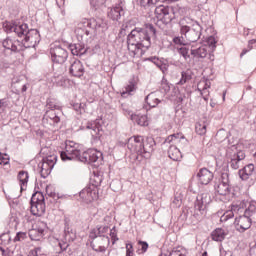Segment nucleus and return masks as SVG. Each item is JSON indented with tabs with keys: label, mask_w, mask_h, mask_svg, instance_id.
<instances>
[{
	"label": "nucleus",
	"mask_w": 256,
	"mask_h": 256,
	"mask_svg": "<svg viewBox=\"0 0 256 256\" xmlns=\"http://www.w3.org/2000/svg\"><path fill=\"white\" fill-rule=\"evenodd\" d=\"M3 27L6 33H15L17 37H24V39L21 40V43L24 45V51L25 49H31V47L39 45V41H41L39 30L29 29V25L25 23L21 24L15 21H6Z\"/></svg>",
	"instance_id": "1"
},
{
	"label": "nucleus",
	"mask_w": 256,
	"mask_h": 256,
	"mask_svg": "<svg viewBox=\"0 0 256 256\" xmlns=\"http://www.w3.org/2000/svg\"><path fill=\"white\" fill-rule=\"evenodd\" d=\"M65 161H81L87 165H93L97 161H103V153L95 149H88L81 154L79 144L66 140L65 141Z\"/></svg>",
	"instance_id": "2"
},
{
	"label": "nucleus",
	"mask_w": 256,
	"mask_h": 256,
	"mask_svg": "<svg viewBox=\"0 0 256 256\" xmlns=\"http://www.w3.org/2000/svg\"><path fill=\"white\" fill-rule=\"evenodd\" d=\"M126 145L129 151L135 153L136 161L141 162L143 159H151L157 143L153 137L133 136Z\"/></svg>",
	"instance_id": "3"
},
{
	"label": "nucleus",
	"mask_w": 256,
	"mask_h": 256,
	"mask_svg": "<svg viewBox=\"0 0 256 256\" xmlns=\"http://www.w3.org/2000/svg\"><path fill=\"white\" fill-rule=\"evenodd\" d=\"M157 39V29L151 23L144 24L142 28H134L127 36L128 49L130 45H135L137 49L151 47V40Z\"/></svg>",
	"instance_id": "4"
},
{
	"label": "nucleus",
	"mask_w": 256,
	"mask_h": 256,
	"mask_svg": "<svg viewBox=\"0 0 256 256\" xmlns=\"http://www.w3.org/2000/svg\"><path fill=\"white\" fill-rule=\"evenodd\" d=\"M179 25L180 35H183L189 43H197V41L201 39V35H203V26L197 21H194L191 26L183 23V21H181Z\"/></svg>",
	"instance_id": "5"
},
{
	"label": "nucleus",
	"mask_w": 256,
	"mask_h": 256,
	"mask_svg": "<svg viewBox=\"0 0 256 256\" xmlns=\"http://www.w3.org/2000/svg\"><path fill=\"white\" fill-rule=\"evenodd\" d=\"M211 203V196L207 193L198 195L194 202V212L192 217L196 222L203 221L207 217V208Z\"/></svg>",
	"instance_id": "6"
},
{
	"label": "nucleus",
	"mask_w": 256,
	"mask_h": 256,
	"mask_svg": "<svg viewBox=\"0 0 256 256\" xmlns=\"http://www.w3.org/2000/svg\"><path fill=\"white\" fill-rule=\"evenodd\" d=\"M30 211L34 217H42V215H45L46 206L43 192L37 191L32 194L30 199Z\"/></svg>",
	"instance_id": "7"
},
{
	"label": "nucleus",
	"mask_w": 256,
	"mask_h": 256,
	"mask_svg": "<svg viewBox=\"0 0 256 256\" xmlns=\"http://www.w3.org/2000/svg\"><path fill=\"white\" fill-rule=\"evenodd\" d=\"M50 55L53 63L63 65V63H65V42L56 41L53 43L50 48Z\"/></svg>",
	"instance_id": "8"
},
{
	"label": "nucleus",
	"mask_w": 256,
	"mask_h": 256,
	"mask_svg": "<svg viewBox=\"0 0 256 256\" xmlns=\"http://www.w3.org/2000/svg\"><path fill=\"white\" fill-rule=\"evenodd\" d=\"M158 21H161L164 25H169L173 21L172 15H175V9L171 6L159 5L154 11Z\"/></svg>",
	"instance_id": "9"
},
{
	"label": "nucleus",
	"mask_w": 256,
	"mask_h": 256,
	"mask_svg": "<svg viewBox=\"0 0 256 256\" xmlns=\"http://www.w3.org/2000/svg\"><path fill=\"white\" fill-rule=\"evenodd\" d=\"M56 163H57L56 155H50L42 159V162L38 164V167L40 169V175L43 179H47V177L51 175V171L53 170V167H55Z\"/></svg>",
	"instance_id": "10"
},
{
	"label": "nucleus",
	"mask_w": 256,
	"mask_h": 256,
	"mask_svg": "<svg viewBox=\"0 0 256 256\" xmlns=\"http://www.w3.org/2000/svg\"><path fill=\"white\" fill-rule=\"evenodd\" d=\"M231 181L229 180V173L222 172L221 177L218 180V183H215L214 189L218 195H229L231 193Z\"/></svg>",
	"instance_id": "11"
},
{
	"label": "nucleus",
	"mask_w": 256,
	"mask_h": 256,
	"mask_svg": "<svg viewBox=\"0 0 256 256\" xmlns=\"http://www.w3.org/2000/svg\"><path fill=\"white\" fill-rule=\"evenodd\" d=\"M79 197L82 199L83 203L89 205V203H93V201L99 199V188L87 186L79 193Z\"/></svg>",
	"instance_id": "12"
},
{
	"label": "nucleus",
	"mask_w": 256,
	"mask_h": 256,
	"mask_svg": "<svg viewBox=\"0 0 256 256\" xmlns=\"http://www.w3.org/2000/svg\"><path fill=\"white\" fill-rule=\"evenodd\" d=\"M111 243L109 236H98L90 242V247L96 253H105Z\"/></svg>",
	"instance_id": "13"
},
{
	"label": "nucleus",
	"mask_w": 256,
	"mask_h": 256,
	"mask_svg": "<svg viewBox=\"0 0 256 256\" xmlns=\"http://www.w3.org/2000/svg\"><path fill=\"white\" fill-rule=\"evenodd\" d=\"M2 45L4 49L12 51V53H21V51H25L23 48L24 45L21 43V40H15L8 37L2 41Z\"/></svg>",
	"instance_id": "14"
},
{
	"label": "nucleus",
	"mask_w": 256,
	"mask_h": 256,
	"mask_svg": "<svg viewBox=\"0 0 256 256\" xmlns=\"http://www.w3.org/2000/svg\"><path fill=\"white\" fill-rule=\"evenodd\" d=\"M234 225L236 227V231L239 233H245L247 229H251V217L247 215H242L235 218Z\"/></svg>",
	"instance_id": "15"
},
{
	"label": "nucleus",
	"mask_w": 256,
	"mask_h": 256,
	"mask_svg": "<svg viewBox=\"0 0 256 256\" xmlns=\"http://www.w3.org/2000/svg\"><path fill=\"white\" fill-rule=\"evenodd\" d=\"M196 177L201 185H209L213 181V172L207 168H201Z\"/></svg>",
	"instance_id": "16"
},
{
	"label": "nucleus",
	"mask_w": 256,
	"mask_h": 256,
	"mask_svg": "<svg viewBox=\"0 0 256 256\" xmlns=\"http://www.w3.org/2000/svg\"><path fill=\"white\" fill-rule=\"evenodd\" d=\"M85 73V68L83 67V63L79 60H75L69 67V75L72 77H83Z\"/></svg>",
	"instance_id": "17"
},
{
	"label": "nucleus",
	"mask_w": 256,
	"mask_h": 256,
	"mask_svg": "<svg viewBox=\"0 0 256 256\" xmlns=\"http://www.w3.org/2000/svg\"><path fill=\"white\" fill-rule=\"evenodd\" d=\"M238 175L242 181H248L251 177H255V165L248 164L240 169Z\"/></svg>",
	"instance_id": "18"
},
{
	"label": "nucleus",
	"mask_w": 256,
	"mask_h": 256,
	"mask_svg": "<svg viewBox=\"0 0 256 256\" xmlns=\"http://www.w3.org/2000/svg\"><path fill=\"white\" fill-rule=\"evenodd\" d=\"M105 233H109V226L97 225L96 228L92 229L89 234L91 241H95L97 237H107Z\"/></svg>",
	"instance_id": "19"
},
{
	"label": "nucleus",
	"mask_w": 256,
	"mask_h": 256,
	"mask_svg": "<svg viewBox=\"0 0 256 256\" xmlns=\"http://www.w3.org/2000/svg\"><path fill=\"white\" fill-rule=\"evenodd\" d=\"M68 49L72 53V55L80 56L85 55L87 53V48H85V44H68Z\"/></svg>",
	"instance_id": "20"
},
{
	"label": "nucleus",
	"mask_w": 256,
	"mask_h": 256,
	"mask_svg": "<svg viewBox=\"0 0 256 256\" xmlns=\"http://www.w3.org/2000/svg\"><path fill=\"white\" fill-rule=\"evenodd\" d=\"M123 15H125V10H123V7L121 6L111 8V10L108 12V17L109 19H112V21H119Z\"/></svg>",
	"instance_id": "21"
},
{
	"label": "nucleus",
	"mask_w": 256,
	"mask_h": 256,
	"mask_svg": "<svg viewBox=\"0 0 256 256\" xmlns=\"http://www.w3.org/2000/svg\"><path fill=\"white\" fill-rule=\"evenodd\" d=\"M227 234L228 233L225 231V229H223V228H216L211 233L212 241H217V242L221 243V241H225V238L227 237Z\"/></svg>",
	"instance_id": "22"
},
{
	"label": "nucleus",
	"mask_w": 256,
	"mask_h": 256,
	"mask_svg": "<svg viewBox=\"0 0 256 256\" xmlns=\"http://www.w3.org/2000/svg\"><path fill=\"white\" fill-rule=\"evenodd\" d=\"M131 120L135 121L137 125H140V127H147L149 125L147 115L131 114Z\"/></svg>",
	"instance_id": "23"
},
{
	"label": "nucleus",
	"mask_w": 256,
	"mask_h": 256,
	"mask_svg": "<svg viewBox=\"0 0 256 256\" xmlns=\"http://www.w3.org/2000/svg\"><path fill=\"white\" fill-rule=\"evenodd\" d=\"M18 180L20 181L21 191L27 189V183H29V173L25 170H22L18 173Z\"/></svg>",
	"instance_id": "24"
},
{
	"label": "nucleus",
	"mask_w": 256,
	"mask_h": 256,
	"mask_svg": "<svg viewBox=\"0 0 256 256\" xmlns=\"http://www.w3.org/2000/svg\"><path fill=\"white\" fill-rule=\"evenodd\" d=\"M168 157L172 159V161H180L181 150H179L175 145H170L168 149Z\"/></svg>",
	"instance_id": "25"
},
{
	"label": "nucleus",
	"mask_w": 256,
	"mask_h": 256,
	"mask_svg": "<svg viewBox=\"0 0 256 256\" xmlns=\"http://www.w3.org/2000/svg\"><path fill=\"white\" fill-rule=\"evenodd\" d=\"M44 235H45V230L43 228L29 230V237L31 241H41Z\"/></svg>",
	"instance_id": "26"
},
{
	"label": "nucleus",
	"mask_w": 256,
	"mask_h": 256,
	"mask_svg": "<svg viewBox=\"0 0 256 256\" xmlns=\"http://www.w3.org/2000/svg\"><path fill=\"white\" fill-rule=\"evenodd\" d=\"M145 102L147 103V105H149V107L152 108H155L159 103H161L159 98H157V94H155V92H151L150 94H148L145 97Z\"/></svg>",
	"instance_id": "27"
},
{
	"label": "nucleus",
	"mask_w": 256,
	"mask_h": 256,
	"mask_svg": "<svg viewBox=\"0 0 256 256\" xmlns=\"http://www.w3.org/2000/svg\"><path fill=\"white\" fill-rule=\"evenodd\" d=\"M134 91H137V83L134 80H130L129 84L125 87V91L121 92V97L133 95Z\"/></svg>",
	"instance_id": "28"
},
{
	"label": "nucleus",
	"mask_w": 256,
	"mask_h": 256,
	"mask_svg": "<svg viewBox=\"0 0 256 256\" xmlns=\"http://www.w3.org/2000/svg\"><path fill=\"white\" fill-rule=\"evenodd\" d=\"M191 55L196 59H205L207 57V48L199 47L197 49H191Z\"/></svg>",
	"instance_id": "29"
},
{
	"label": "nucleus",
	"mask_w": 256,
	"mask_h": 256,
	"mask_svg": "<svg viewBox=\"0 0 256 256\" xmlns=\"http://www.w3.org/2000/svg\"><path fill=\"white\" fill-rule=\"evenodd\" d=\"M156 67L162 71V73H167L169 71V60L164 58H158L156 61Z\"/></svg>",
	"instance_id": "30"
},
{
	"label": "nucleus",
	"mask_w": 256,
	"mask_h": 256,
	"mask_svg": "<svg viewBox=\"0 0 256 256\" xmlns=\"http://www.w3.org/2000/svg\"><path fill=\"white\" fill-rule=\"evenodd\" d=\"M233 211H237V206L233 205L231 210H227L221 217V223H225L229 221V219H233L235 217V213Z\"/></svg>",
	"instance_id": "31"
},
{
	"label": "nucleus",
	"mask_w": 256,
	"mask_h": 256,
	"mask_svg": "<svg viewBox=\"0 0 256 256\" xmlns=\"http://www.w3.org/2000/svg\"><path fill=\"white\" fill-rule=\"evenodd\" d=\"M244 214L246 217H253V215H256V201L252 200L248 202V206L246 207Z\"/></svg>",
	"instance_id": "32"
},
{
	"label": "nucleus",
	"mask_w": 256,
	"mask_h": 256,
	"mask_svg": "<svg viewBox=\"0 0 256 256\" xmlns=\"http://www.w3.org/2000/svg\"><path fill=\"white\" fill-rule=\"evenodd\" d=\"M50 197H52V199H54V201H56V203H59V204L65 201V194L63 193L53 192V193H50Z\"/></svg>",
	"instance_id": "33"
},
{
	"label": "nucleus",
	"mask_w": 256,
	"mask_h": 256,
	"mask_svg": "<svg viewBox=\"0 0 256 256\" xmlns=\"http://www.w3.org/2000/svg\"><path fill=\"white\" fill-rule=\"evenodd\" d=\"M160 0H140V7H144V9H147V7H154V5H157Z\"/></svg>",
	"instance_id": "34"
},
{
	"label": "nucleus",
	"mask_w": 256,
	"mask_h": 256,
	"mask_svg": "<svg viewBox=\"0 0 256 256\" xmlns=\"http://www.w3.org/2000/svg\"><path fill=\"white\" fill-rule=\"evenodd\" d=\"M178 53L183 56L185 61H187V59H191V55H189V47L187 46L178 48Z\"/></svg>",
	"instance_id": "35"
},
{
	"label": "nucleus",
	"mask_w": 256,
	"mask_h": 256,
	"mask_svg": "<svg viewBox=\"0 0 256 256\" xmlns=\"http://www.w3.org/2000/svg\"><path fill=\"white\" fill-rule=\"evenodd\" d=\"M172 42L174 43V45H180L185 47L187 45V42H185V36L181 35V36H175L172 39Z\"/></svg>",
	"instance_id": "36"
},
{
	"label": "nucleus",
	"mask_w": 256,
	"mask_h": 256,
	"mask_svg": "<svg viewBox=\"0 0 256 256\" xmlns=\"http://www.w3.org/2000/svg\"><path fill=\"white\" fill-rule=\"evenodd\" d=\"M76 37L80 43L87 41V38L85 37V29L83 28L76 29Z\"/></svg>",
	"instance_id": "37"
},
{
	"label": "nucleus",
	"mask_w": 256,
	"mask_h": 256,
	"mask_svg": "<svg viewBox=\"0 0 256 256\" xmlns=\"http://www.w3.org/2000/svg\"><path fill=\"white\" fill-rule=\"evenodd\" d=\"M179 141V134H172L169 135L165 141L163 142L164 145H171V143H177Z\"/></svg>",
	"instance_id": "38"
},
{
	"label": "nucleus",
	"mask_w": 256,
	"mask_h": 256,
	"mask_svg": "<svg viewBox=\"0 0 256 256\" xmlns=\"http://www.w3.org/2000/svg\"><path fill=\"white\" fill-rule=\"evenodd\" d=\"M98 29H108L107 21H105L103 18H97L96 19V31Z\"/></svg>",
	"instance_id": "39"
},
{
	"label": "nucleus",
	"mask_w": 256,
	"mask_h": 256,
	"mask_svg": "<svg viewBox=\"0 0 256 256\" xmlns=\"http://www.w3.org/2000/svg\"><path fill=\"white\" fill-rule=\"evenodd\" d=\"M187 81H191V74L189 72L183 71L181 73V79L179 81V85H185Z\"/></svg>",
	"instance_id": "40"
},
{
	"label": "nucleus",
	"mask_w": 256,
	"mask_h": 256,
	"mask_svg": "<svg viewBox=\"0 0 256 256\" xmlns=\"http://www.w3.org/2000/svg\"><path fill=\"white\" fill-rule=\"evenodd\" d=\"M231 169L237 170L241 167V161L237 160L236 157L232 156L229 162Z\"/></svg>",
	"instance_id": "41"
},
{
	"label": "nucleus",
	"mask_w": 256,
	"mask_h": 256,
	"mask_svg": "<svg viewBox=\"0 0 256 256\" xmlns=\"http://www.w3.org/2000/svg\"><path fill=\"white\" fill-rule=\"evenodd\" d=\"M160 91L164 95H167V93H169V91H171V86H169V83H167V80H165V81L162 80V83L160 85Z\"/></svg>",
	"instance_id": "42"
},
{
	"label": "nucleus",
	"mask_w": 256,
	"mask_h": 256,
	"mask_svg": "<svg viewBox=\"0 0 256 256\" xmlns=\"http://www.w3.org/2000/svg\"><path fill=\"white\" fill-rule=\"evenodd\" d=\"M228 135H227V131H225V129H220L217 133H216V139L218 141H225V139H227Z\"/></svg>",
	"instance_id": "43"
},
{
	"label": "nucleus",
	"mask_w": 256,
	"mask_h": 256,
	"mask_svg": "<svg viewBox=\"0 0 256 256\" xmlns=\"http://www.w3.org/2000/svg\"><path fill=\"white\" fill-rule=\"evenodd\" d=\"M10 104L11 102L9 101V99L7 98L0 99V113H3L5 109L9 107Z\"/></svg>",
	"instance_id": "44"
},
{
	"label": "nucleus",
	"mask_w": 256,
	"mask_h": 256,
	"mask_svg": "<svg viewBox=\"0 0 256 256\" xmlns=\"http://www.w3.org/2000/svg\"><path fill=\"white\" fill-rule=\"evenodd\" d=\"M75 238H76V234L73 231V229L67 228V230L65 231V239L66 240L68 239V241H75Z\"/></svg>",
	"instance_id": "45"
},
{
	"label": "nucleus",
	"mask_w": 256,
	"mask_h": 256,
	"mask_svg": "<svg viewBox=\"0 0 256 256\" xmlns=\"http://www.w3.org/2000/svg\"><path fill=\"white\" fill-rule=\"evenodd\" d=\"M110 237L112 239V245H115V243H117V241L119 240V237H117V228L115 226L110 229Z\"/></svg>",
	"instance_id": "46"
},
{
	"label": "nucleus",
	"mask_w": 256,
	"mask_h": 256,
	"mask_svg": "<svg viewBox=\"0 0 256 256\" xmlns=\"http://www.w3.org/2000/svg\"><path fill=\"white\" fill-rule=\"evenodd\" d=\"M138 245L141 247V253H147V249H149V243L147 241H138Z\"/></svg>",
	"instance_id": "47"
},
{
	"label": "nucleus",
	"mask_w": 256,
	"mask_h": 256,
	"mask_svg": "<svg viewBox=\"0 0 256 256\" xmlns=\"http://www.w3.org/2000/svg\"><path fill=\"white\" fill-rule=\"evenodd\" d=\"M196 133H198V135H205L207 133V126L199 124L196 126Z\"/></svg>",
	"instance_id": "48"
},
{
	"label": "nucleus",
	"mask_w": 256,
	"mask_h": 256,
	"mask_svg": "<svg viewBox=\"0 0 256 256\" xmlns=\"http://www.w3.org/2000/svg\"><path fill=\"white\" fill-rule=\"evenodd\" d=\"M96 25H97V20L95 18H91V19L87 20L86 26L89 29H93V31H96Z\"/></svg>",
	"instance_id": "49"
},
{
	"label": "nucleus",
	"mask_w": 256,
	"mask_h": 256,
	"mask_svg": "<svg viewBox=\"0 0 256 256\" xmlns=\"http://www.w3.org/2000/svg\"><path fill=\"white\" fill-rule=\"evenodd\" d=\"M24 239H27V233L25 232H18L14 238V241H24Z\"/></svg>",
	"instance_id": "50"
},
{
	"label": "nucleus",
	"mask_w": 256,
	"mask_h": 256,
	"mask_svg": "<svg viewBox=\"0 0 256 256\" xmlns=\"http://www.w3.org/2000/svg\"><path fill=\"white\" fill-rule=\"evenodd\" d=\"M233 157H235L241 163L243 161V159H245L246 155H245L244 151L240 150L236 154H234Z\"/></svg>",
	"instance_id": "51"
},
{
	"label": "nucleus",
	"mask_w": 256,
	"mask_h": 256,
	"mask_svg": "<svg viewBox=\"0 0 256 256\" xmlns=\"http://www.w3.org/2000/svg\"><path fill=\"white\" fill-rule=\"evenodd\" d=\"M121 109L124 113V115H133V112L131 111V109H129V106L127 104H121Z\"/></svg>",
	"instance_id": "52"
},
{
	"label": "nucleus",
	"mask_w": 256,
	"mask_h": 256,
	"mask_svg": "<svg viewBox=\"0 0 256 256\" xmlns=\"http://www.w3.org/2000/svg\"><path fill=\"white\" fill-rule=\"evenodd\" d=\"M211 87V85L207 82H205L202 90L201 88H198V91L200 92L201 95H203V93H206L207 95H209V91H207V89H209Z\"/></svg>",
	"instance_id": "53"
},
{
	"label": "nucleus",
	"mask_w": 256,
	"mask_h": 256,
	"mask_svg": "<svg viewBox=\"0 0 256 256\" xmlns=\"http://www.w3.org/2000/svg\"><path fill=\"white\" fill-rule=\"evenodd\" d=\"M71 107L76 111L77 113H81V110L83 109V106L81 103H71Z\"/></svg>",
	"instance_id": "54"
},
{
	"label": "nucleus",
	"mask_w": 256,
	"mask_h": 256,
	"mask_svg": "<svg viewBox=\"0 0 256 256\" xmlns=\"http://www.w3.org/2000/svg\"><path fill=\"white\" fill-rule=\"evenodd\" d=\"M103 179L99 176H96V179H94V184L90 185V187H95L97 189V187H99V185H101Z\"/></svg>",
	"instance_id": "55"
},
{
	"label": "nucleus",
	"mask_w": 256,
	"mask_h": 256,
	"mask_svg": "<svg viewBox=\"0 0 256 256\" xmlns=\"http://www.w3.org/2000/svg\"><path fill=\"white\" fill-rule=\"evenodd\" d=\"M87 129H92L94 133H97V131H99V126H97V123H88Z\"/></svg>",
	"instance_id": "56"
},
{
	"label": "nucleus",
	"mask_w": 256,
	"mask_h": 256,
	"mask_svg": "<svg viewBox=\"0 0 256 256\" xmlns=\"http://www.w3.org/2000/svg\"><path fill=\"white\" fill-rule=\"evenodd\" d=\"M127 256H133V244H126Z\"/></svg>",
	"instance_id": "57"
},
{
	"label": "nucleus",
	"mask_w": 256,
	"mask_h": 256,
	"mask_svg": "<svg viewBox=\"0 0 256 256\" xmlns=\"http://www.w3.org/2000/svg\"><path fill=\"white\" fill-rule=\"evenodd\" d=\"M46 107H48V109H56L57 108V105L55 104L54 101H52L51 99H48L47 100V104H46Z\"/></svg>",
	"instance_id": "58"
},
{
	"label": "nucleus",
	"mask_w": 256,
	"mask_h": 256,
	"mask_svg": "<svg viewBox=\"0 0 256 256\" xmlns=\"http://www.w3.org/2000/svg\"><path fill=\"white\" fill-rule=\"evenodd\" d=\"M169 256H185V254H183V252H181L180 250H173L172 252H170Z\"/></svg>",
	"instance_id": "59"
},
{
	"label": "nucleus",
	"mask_w": 256,
	"mask_h": 256,
	"mask_svg": "<svg viewBox=\"0 0 256 256\" xmlns=\"http://www.w3.org/2000/svg\"><path fill=\"white\" fill-rule=\"evenodd\" d=\"M158 60H159V57L157 56H151L146 58V61H150V63H153L154 65L157 63Z\"/></svg>",
	"instance_id": "60"
},
{
	"label": "nucleus",
	"mask_w": 256,
	"mask_h": 256,
	"mask_svg": "<svg viewBox=\"0 0 256 256\" xmlns=\"http://www.w3.org/2000/svg\"><path fill=\"white\" fill-rule=\"evenodd\" d=\"M208 43L211 47H214L217 41H215V38L211 36L210 38H208Z\"/></svg>",
	"instance_id": "61"
},
{
	"label": "nucleus",
	"mask_w": 256,
	"mask_h": 256,
	"mask_svg": "<svg viewBox=\"0 0 256 256\" xmlns=\"http://www.w3.org/2000/svg\"><path fill=\"white\" fill-rule=\"evenodd\" d=\"M56 3L58 7H63V5H65V0H56Z\"/></svg>",
	"instance_id": "62"
},
{
	"label": "nucleus",
	"mask_w": 256,
	"mask_h": 256,
	"mask_svg": "<svg viewBox=\"0 0 256 256\" xmlns=\"http://www.w3.org/2000/svg\"><path fill=\"white\" fill-rule=\"evenodd\" d=\"M35 255H36V256L41 255V247L35 248Z\"/></svg>",
	"instance_id": "63"
},
{
	"label": "nucleus",
	"mask_w": 256,
	"mask_h": 256,
	"mask_svg": "<svg viewBox=\"0 0 256 256\" xmlns=\"http://www.w3.org/2000/svg\"><path fill=\"white\" fill-rule=\"evenodd\" d=\"M9 163V160H7L6 158L0 160V165H7Z\"/></svg>",
	"instance_id": "64"
}]
</instances>
